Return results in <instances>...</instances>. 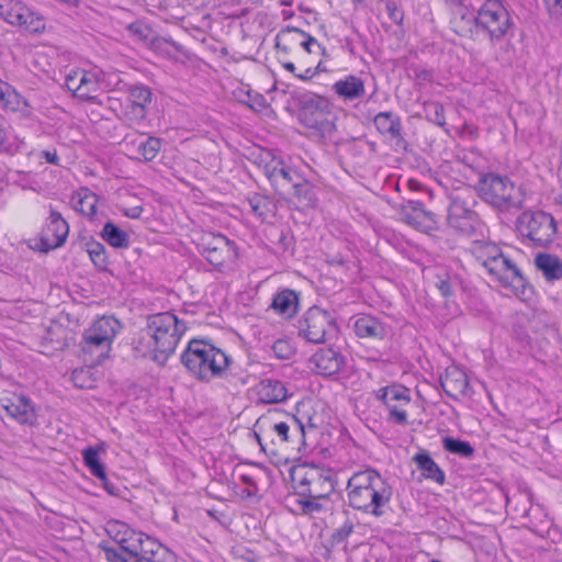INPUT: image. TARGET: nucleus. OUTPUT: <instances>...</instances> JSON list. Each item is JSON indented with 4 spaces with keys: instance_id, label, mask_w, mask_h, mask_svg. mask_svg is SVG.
Listing matches in <instances>:
<instances>
[{
    "instance_id": "obj_44",
    "label": "nucleus",
    "mask_w": 562,
    "mask_h": 562,
    "mask_svg": "<svg viewBox=\"0 0 562 562\" xmlns=\"http://www.w3.org/2000/svg\"><path fill=\"white\" fill-rule=\"evenodd\" d=\"M127 102L133 104L147 105L151 101V91L143 85H131L126 87Z\"/></svg>"
},
{
    "instance_id": "obj_1",
    "label": "nucleus",
    "mask_w": 562,
    "mask_h": 562,
    "mask_svg": "<svg viewBox=\"0 0 562 562\" xmlns=\"http://www.w3.org/2000/svg\"><path fill=\"white\" fill-rule=\"evenodd\" d=\"M187 329V323L172 312L150 315L134 342V349L140 357L164 364L175 352Z\"/></svg>"
},
{
    "instance_id": "obj_40",
    "label": "nucleus",
    "mask_w": 562,
    "mask_h": 562,
    "mask_svg": "<svg viewBox=\"0 0 562 562\" xmlns=\"http://www.w3.org/2000/svg\"><path fill=\"white\" fill-rule=\"evenodd\" d=\"M105 530L109 537L120 544L121 548L126 542V539L134 535L133 528L119 520L109 521Z\"/></svg>"
},
{
    "instance_id": "obj_12",
    "label": "nucleus",
    "mask_w": 562,
    "mask_h": 562,
    "mask_svg": "<svg viewBox=\"0 0 562 562\" xmlns=\"http://www.w3.org/2000/svg\"><path fill=\"white\" fill-rule=\"evenodd\" d=\"M475 21L477 27L486 32L491 40L502 38L513 24L507 9L499 0H486Z\"/></svg>"
},
{
    "instance_id": "obj_39",
    "label": "nucleus",
    "mask_w": 562,
    "mask_h": 562,
    "mask_svg": "<svg viewBox=\"0 0 562 562\" xmlns=\"http://www.w3.org/2000/svg\"><path fill=\"white\" fill-rule=\"evenodd\" d=\"M85 465L89 469L90 473L99 480H105V469L99 459V451L89 447L82 451Z\"/></svg>"
},
{
    "instance_id": "obj_9",
    "label": "nucleus",
    "mask_w": 562,
    "mask_h": 562,
    "mask_svg": "<svg viewBox=\"0 0 562 562\" xmlns=\"http://www.w3.org/2000/svg\"><path fill=\"white\" fill-rule=\"evenodd\" d=\"M277 412H269L260 416L256 424L254 434L265 452L274 453L278 447L290 441V426L286 422L277 419Z\"/></svg>"
},
{
    "instance_id": "obj_53",
    "label": "nucleus",
    "mask_w": 562,
    "mask_h": 562,
    "mask_svg": "<svg viewBox=\"0 0 562 562\" xmlns=\"http://www.w3.org/2000/svg\"><path fill=\"white\" fill-rule=\"evenodd\" d=\"M161 543L156 541L154 538L146 535L143 540L142 550H139L140 561H148L153 557L154 552L160 548Z\"/></svg>"
},
{
    "instance_id": "obj_51",
    "label": "nucleus",
    "mask_w": 562,
    "mask_h": 562,
    "mask_svg": "<svg viewBox=\"0 0 562 562\" xmlns=\"http://www.w3.org/2000/svg\"><path fill=\"white\" fill-rule=\"evenodd\" d=\"M291 420L295 424V431L299 432L301 436L304 435L305 428H312L315 429L318 427L317 422L315 417L311 416L310 414L299 411L297 417H292Z\"/></svg>"
},
{
    "instance_id": "obj_45",
    "label": "nucleus",
    "mask_w": 562,
    "mask_h": 562,
    "mask_svg": "<svg viewBox=\"0 0 562 562\" xmlns=\"http://www.w3.org/2000/svg\"><path fill=\"white\" fill-rule=\"evenodd\" d=\"M424 112L425 117L438 125V126H445L446 125V117H445V108L440 102L437 101H428L424 103Z\"/></svg>"
},
{
    "instance_id": "obj_63",
    "label": "nucleus",
    "mask_w": 562,
    "mask_h": 562,
    "mask_svg": "<svg viewBox=\"0 0 562 562\" xmlns=\"http://www.w3.org/2000/svg\"><path fill=\"white\" fill-rule=\"evenodd\" d=\"M550 14L559 15L562 13V0H544Z\"/></svg>"
},
{
    "instance_id": "obj_28",
    "label": "nucleus",
    "mask_w": 562,
    "mask_h": 562,
    "mask_svg": "<svg viewBox=\"0 0 562 562\" xmlns=\"http://www.w3.org/2000/svg\"><path fill=\"white\" fill-rule=\"evenodd\" d=\"M413 461L416 463L418 470L427 479L431 480L440 485L446 481L445 472L440 467L432 460L430 454L422 450L413 457Z\"/></svg>"
},
{
    "instance_id": "obj_59",
    "label": "nucleus",
    "mask_w": 562,
    "mask_h": 562,
    "mask_svg": "<svg viewBox=\"0 0 562 562\" xmlns=\"http://www.w3.org/2000/svg\"><path fill=\"white\" fill-rule=\"evenodd\" d=\"M239 480L243 482V484L247 487V495L254 496L258 492L257 484L254 480V477L247 473H243L239 475Z\"/></svg>"
},
{
    "instance_id": "obj_54",
    "label": "nucleus",
    "mask_w": 562,
    "mask_h": 562,
    "mask_svg": "<svg viewBox=\"0 0 562 562\" xmlns=\"http://www.w3.org/2000/svg\"><path fill=\"white\" fill-rule=\"evenodd\" d=\"M301 42L302 44L299 45V49L302 48L308 54H321L324 50L318 41L305 32Z\"/></svg>"
},
{
    "instance_id": "obj_49",
    "label": "nucleus",
    "mask_w": 562,
    "mask_h": 562,
    "mask_svg": "<svg viewBox=\"0 0 562 562\" xmlns=\"http://www.w3.org/2000/svg\"><path fill=\"white\" fill-rule=\"evenodd\" d=\"M87 252L92 262L99 267L104 268L108 263L106 252L104 246L99 241L87 243Z\"/></svg>"
},
{
    "instance_id": "obj_16",
    "label": "nucleus",
    "mask_w": 562,
    "mask_h": 562,
    "mask_svg": "<svg viewBox=\"0 0 562 562\" xmlns=\"http://www.w3.org/2000/svg\"><path fill=\"white\" fill-rule=\"evenodd\" d=\"M265 173L279 195H285L302 177L278 158L265 167Z\"/></svg>"
},
{
    "instance_id": "obj_62",
    "label": "nucleus",
    "mask_w": 562,
    "mask_h": 562,
    "mask_svg": "<svg viewBox=\"0 0 562 562\" xmlns=\"http://www.w3.org/2000/svg\"><path fill=\"white\" fill-rule=\"evenodd\" d=\"M288 349L289 346L286 341L283 340H278L273 345V350L280 358H289L290 351Z\"/></svg>"
},
{
    "instance_id": "obj_60",
    "label": "nucleus",
    "mask_w": 562,
    "mask_h": 562,
    "mask_svg": "<svg viewBox=\"0 0 562 562\" xmlns=\"http://www.w3.org/2000/svg\"><path fill=\"white\" fill-rule=\"evenodd\" d=\"M415 78L419 83H429L432 81V72L425 68L414 69Z\"/></svg>"
},
{
    "instance_id": "obj_35",
    "label": "nucleus",
    "mask_w": 562,
    "mask_h": 562,
    "mask_svg": "<svg viewBox=\"0 0 562 562\" xmlns=\"http://www.w3.org/2000/svg\"><path fill=\"white\" fill-rule=\"evenodd\" d=\"M121 328L120 322L112 316H103L94 321L88 328L100 338L113 342Z\"/></svg>"
},
{
    "instance_id": "obj_2",
    "label": "nucleus",
    "mask_w": 562,
    "mask_h": 562,
    "mask_svg": "<svg viewBox=\"0 0 562 562\" xmlns=\"http://www.w3.org/2000/svg\"><path fill=\"white\" fill-rule=\"evenodd\" d=\"M392 485L378 471L355 472L347 483L348 504L355 510L380 518L390 509Z\"/></svg>"
},
{
    "instance_id": "obj_58",
    "label": "nucleus",
    "mask_w": 562,
    "mask_h": 562,
    "mask_svg": "<svg viewBox=\"0 0 562 562\" xmlns=\"http://www.w3.org/2000/svg\"><path fill=\"white\" fill-rule=\"evenodd\" d=\"M387 419L402 426L407 425L408 423L407 413L405 409H392V412L389 413Z\"/></svg>"
},
{
    "instance_id": "obj_32",
    "label": "nucleus",
    "mask_w": 562,
    "mask_h": 562,
    "mask_svg": "<svg viewBox=\"0 0 562 562\" xmlns=\"http://www.w3.org/2000/svg\"><path fill=\"white\" fill-rule=\"evenodd\" d=\"M124 145L126 147L135 145L137 157L145 161H151L156 158L161 148V139L158 137L149 136L145 139H135L130 142L128 136H126L124 139Z\"/></svg>"
},
{
    "instance_id": "obj_6",
    "label": "nucleus",
    "mask_w": 562,
    "mask_h": 562,
    "mask_svg": "<svg viewBox=\"0 0 562 562\" xmlns=\"http://www.w3.org/2000/svg\"><path fill=\"white\" fill-rule=\"evenodd\" d=\"M300 121L310 130H314L322 138H330L336 131L331 117L330 103L319 95L305 97L300 110Z\"/></svg>"
},
{
    "instance_id": "obj_50",
    "label": "nucleus",
    "mask_w": 562,
    "mask_h": 562,
    "mask_svg": "<svg viewBox=\"0 0 562 562\" xmlns=\"http://www.w3.org/2000/svg\"><path fill=\"white\" fill-rule=\"evenodd\" d=\"M537 535L541 538H547L553 543L562 541V531L553 525L552 520H544L541 525L537 526Z\"/></svg>"
},
{
    "instance_id": "obj_23",
    "label": "nucleus",
    "mask_w": 562,
    "mask_h": 562,
    "mask_svg": "<svg viewBox=\"0 0 562 562\" xmlns=\"http://www.w3.org/2000/svg\"><path fill=\"white\" fill-rule=\"evenodd\" d=\"M311 362L318 374L334 375L342 369L345 358L333 348H322L312 356Z\"/></svg>"
},
{
    "instance_id": "obj_47",
    "label": "nucleus",
    "mask_w": 562,
    "mask_h": 562,
    "mask_svg": "<svg viewBox=\"0 0 562 562\" xmlns=\"http://www.w3.org/2000/svg\"><path fill=\"white\" fill-rule=\"evenodd\" d=\"M322 501L321 498L299 496V498L295 499L296 510L303 515L322 513L325 509Z\"/></svg>"
},
{
    "instance_id": "obj_29",
    "label": "nucleus",
    "mask_w": 562,
    "mask_h": 562,
    "mask_svg": "<svg viewBox=\"0 0 562 562\" xmlns=\"http://www.w3.org/2000/svg\"><path fill=\"white\" fill-rule=\"evenodd\" d=\"M450 207L448 218L467 216L476 214L472 207L474 205V198L469 189L456 191L450 195Z\"/></svg>"
},
{
    "instance_id": "obj_26",
    "label": "nucleus",
    "mask_w": 562,
    "mask_h": 562,
    "mask_svg": "<svg viewBox=\"0 0 562 562\" xmlns=\"http://www.w3.org/2000/svg\"><path fill=\"white\" fill-rule=\"evenodd\" d=\"M99 198L87 188H81L71 198L74 209L85 215L89 221L100 223L102 215L98 212Z\"/></svg>"
},
{
    "instance_id": "obj_18",
    "label": "nucleus",
    "mask_w": 562,
    "mask_h": 562,
    "mask_svg": "<svg viewBox=\"0 0 562 562\" xmlns=\"http://www.w3.org/2000/svg\"><path fill=\"white\" fill-rule=\"evenodd\" d=\"M81 351L86 362L101 364L110 355L112 342L98 337L90 329H86L81 341Z\"/></svg>"
},
{
    "instance_id": "obj_41",
    "label": "nucleus",
    "mask_w": 562,
    "mask_h": 562,
    "mask_svg": "<svg viewBox=\"0 0 562 562\" xmlns=\"http://www.w3.org/2000/svg\"><path fill=\"white\" fill-rule=\"evenodd\" d=\"M94 364L75 369L71 373V381L78 389H92L94 387L97 378L93 371Z\"/></svg>"
},
{
    "instance_id": "obj_4",
    "label": "nucleus",
    "mask_w": 562,
    "mask_h": 562,
    "mask_svg": "<svg viewBox=\"0 0 562 562\" xmlns=\"http://www.w3.org/2000/svg\"><path fill=\"white\" fill-rule=\"evenodd\" d=\"M475 260L486 272L505 288H512L516 293L525 292L526 279L517 266L506 257L495 244L477 243L473 246Z\"/></svg>"
},
{
    "instance_id": "obj_38",
    "label": "nucleus",
    "mask_w": 562,
    "mask_h": 562,
    "mask_svg": "<svg viewBox=\"0 0 562 562\" xmlns=\"http://www.w3.org/2000/svg\"><path fill=\"white\" fill-rule=\"evenodd\" d=\"M146 114L147 108L127 102L124 106L121 105L117 117L127 126L134 127L142 123Z\"/></svg>"
},
{
    "instance_id": "obj_22",
    "label": "nucleus",
    "mask_w": 562,
    "mask_h": 562,
    "mask_svg": "<svg viewBox=\"0 0 562 562\" xmlns=\"http://www.w3.org/2000/svg\"><path fill=\"white\" fill-rule=\"evenodd\" d=\"M353 330L359 338L382 340L387 336L390 327L379 317L362 314L355 319Z\"/></svg>"
},
{
    "instance_id": "obj_25",
    "label": "nucleus",
    "mask_w": 562,
    "mask_h": 562,
    "mask_svg": "<svg viewBox=\"0 0 562 562\" xmlns=\"http://www.w3.org/2000/svg\"><path fill=\"white\" fill-rule=\"evenodd\" d=\"M331 89L345 102L360 100L366 94L364 81L355 75H348L337 80Z\"/></svg>"
},
{
    "instance_id": "obj_14",
    "label": "nucleus",
    "mask_w": 562,
    "mask_h": 562,
    "mask_svg": "<svg viewBox=\"0 0 562 562\" xmlns=\"http://www.w3.org/2000/svg\"><path fill=\"white\" fill-rule=\"evenodd\" d=\"M65 86L77 98L92 100L100 90V71L72 68L65 76Z\"/></svg>"
},
{
    "instance_id": "obj_37",
    "label": "nucleus",
    "mask_w": 562,
    "mask_h": 562,
    "mask_svg": "<svg viewBox=\"0 0 562 562\" xmlns=\"http://www.w3.org/2000/svg\"><path fill=\"white\" fill-rule=\"evenodd\" d=\"M520 516L528 518V528L532 530L537 535V526L539 524H543L544 520H551L548 514L540 505H530L528 499L524 498L522 508L520 510Z\"/></svg>"
},
{
    "instance_id": "obj_57",
    "label": "nucleus",
    "mask_w": 562,
    "mask_h": 562,
    "mask_svg": "<svg viewBox=\"0 0 562 562\" xmlns=\"http://www.w3.org/2000/svg\"><path fill=\"white\" fill-rule=\"evenodd\" d=\"M436 288L440 291L442 296H450L452 294V285L450 278L446 276L445 278L438 277L435 282Z\"/></svg>"
},
{
    "instance_id": "obj_48",
    "label": "nucleus",
    "mask_w": 562,
    "mask_h": 562,
    "mask_svg": "<svg viewBox=\"0 0 562 562\" xmlns=\"http://www.w3.org/2000/svg\"><path fill=\"white\" fill-rule=\"evenodd\" d=\"M151 47L155 52L168 58H176V53L180 49V46L175 42L162 37L154 38Z\"/></svg>"
},
{
    "instance_id": "obj_17",
    "label": "nucleus",
    "mask_w": 562,
    "mask_h": 562,
    "mask_svg": "<svg viewBox=\"0 0 562 562\" xmlns=\"http://www.w3.org/2000/svg\"><path fill=\"white\" fill-rule=\"evenodd\" d=\"M1 407L20 424L33 425L36 414L31 400L22 394H9L0 398Z\"/></svg>"
},
{
    "instance_id": "obj_3",
    "label": "nucleus",
    "mask_w": 562,
    "mask_h": 562,
    "mask_svg": "<svg viewBox=\"0 0 562 562\" xmlns=\"http://www.w3.org/2000/svg\"><path fill=\"white\" fill-rule=\"evenodd\" d=\"M232 362L222 349L203 339H192L181 355V363L195 379L209 382L221 378Z\"/></svg>"
},
{
    "instance_id": "obj_24",
    "label": "nucleus",
    "mask_w": 562,
    "mask_h": 562,
    "mask_svg": "<svg viewBox=\"0 0 562 562\" xmlns=\"http://www.w3.org/2000/svg\"><path fill=\"white\" fill-rule=\"evenodd\" d=\"M401 220L419 231L430 229L434 225L432 214L424 210L419 202L409 201L400 212Z\"/></svg>"
},
{
    "instance_id": "obj_20",
    "label": "nucleus",
    "mask_w": 562,
    "mask_h": 562,
    "mask_svg": "<svg viewBox=\"0 0 562 562\" xmlns=\"http://www.w3.org/2000/svg\"><path fill=\"white\" fill-rule=\"evenodd\" d=\"M373 123L378 132L387 139L395 143L398 147H404L406 142L403 136V125L401 117L393 112H380Z\"/></svg>"
},
{
    "instance_id": "obj_55",
    "label": "nucleus",
    "mask_w": 562,
    "mask_h": 562,
    "mask_svg": "<svg viewBox=\"0 0 562 562\" xmlns=\"http://www.w3.org/2000/svg\"><path fill=\"white\" fill-rule=\"evenodd\" d=\"M176 555L167 547L160 546L147 562H176Z\"/></svg>"
},
{
    "instance_id": "obj_61",
    "label": "nucleus",
    "mask_w": 562,
    "mask_h": 562,
    "mask_svg": "<svg viewBox=\"0 0 562 562\" xmlns=\"http://www.w3.org/2000/svg\"><path fill=\"white\" fill-rule=\"evenodd\" d=\"M128 31L139 40H146L148 35V29L139 23H132L128 26Z\"/></svg>"
},
{
    "instance_id": "obj_11",
    "label": "nucleus",
    "mask_w": 562,
    "mask_h": 562,
    "mask_svg": "<svg viewBox=\"0 0 562 562\" xmlns=\"http://www.w3.org/2000/svg\"><path fill=\"white\" fill-rule=\"evenodd\" d=\"M299 336L313 344H324L326 336L336 331L335 317L318 306L310 307L299 321Z\"/></svg>"
},
{
    "instance_id": "obj_64",
    "label": "nucleus",
    "mask_w": 562,
    "mask_h": 562,
    "mask_svg": "<svg viewBox=\"0 0 562 562\" xmlns=\"http://www.w3.org/2000/svg\"><path fill=\"white\" fill-rule=\"evenodd\" d=\"M45 160L52 165H58L59 164V157L56 153V150H45L42 153Z\"/></svg>"
},
{
    "instance_id": "obj_30",
    "label": "nucleus",
    "mask_w": 562,
    "mask_h": 562,
    "mask_svg": "<svg viewBox=\"0 0 562 562\" xmlns=\"http://www.w3.org/2000/svg\"><path fill=\"white\" fill-rule=\"evenodd\" d=\"M299 306L297 294L293 290L284 289L278 292L272 300L270 307L284 317H292L296 314Z\"/></svg>"
},
{
    "instance_id": "obj_5",
    "label": "nucleus",
    "mask_w": 562,
    "mask_h": 562,
    "mask_svg": "<svg viewBox=\"0 0 562 562\" xmlns=\"http://www.w3.org/2000/svg\"><path fill=\"white\" fill-rule=\"evenodd\" d=\"M479 192L483 201L499 211L520 209L524 202L520 187L496 173H486L480 179Z\"/></svg>"
},
{
    "instance_id": "obj_56",
    "label": "nucleus",
    "mask_w": 562,
    "mask_h": 562,
    "mask_svg": "<svg viewBox=\"0 0 562 562\" xmlns=\"http://www.w3.org/2000/svg\"><path fill=\"white\" fill-rule=\"evenodd\" d=\"M353 531V525L351 521L344 522L333 533V540L337 543L345 541Z\"/></svg>"
},
{
    "instance_id": "obj_27",
    "label": "nucleus",
    "mask_w": 562,
    "mask_h": 562,
    "mask_svg": "<svg viewBox=\"0 0 562 562\" xmlns=\"http://www.w3.org/2000/svg\"><path fill=\"white\" fill-rule=\"evenodd\" d=\"M440 382L446 394L453 398L465 395L469 386L465 372L457 367L448 368Z\"/></svg>"
},
{
    "instance_id": "obj_31",
    "label": "nucleus",
    "mask_w": 562,
    "mask_h": 562,
    "mask_svg": "<svg viewBox=\"0 0 562 562\" xmlns=\"http://www.w3.org/2000/svg\"><path fill=\"white\" fill-rule=\"evenodd\" d=\"M304 32L296 27H285L276 36V47L279 53L290 54L299 50Z\"/></svg>"
},
{
    "instance_id": "obj_7",
    "label": "nucleus",
    "mask_w": 562,
    "mask_h": 562,
    "mask_svg": "<svg viewBox=\"0 0 562 562\" xmlns=\"http://www.w3.org/2000/svg\"><path fill=\"white\" fill-rule=\"evenodd\" d=\"M291 479L296 494L302 497L325 499L334 491L331 480L315 467H295L291 471Z\"/></svg>"
},
{
    "instance_id": "obj_36",
    "label": "nucleus",
    "mask_w": 562,
    "mask_h": 562,
    "mask_svg": "<svg viewBox=\"0 0 562 562\" xmlns=\"http://www.w3.org/2000/svg\"><path fill=\"white\" fill-rule=\"evenodd\" d=\"M375 396L384 404L400 403L402 405H408L411 402L409 390L402 385L381 387L378 390Z\"/></svg>"
},
{
    "instance_id": "obj_42",
    "label": "nucleus",
    "mask_w": 562,
    "mask_h": 562,
    "mask_svg": "<svg viewBox=\"0 0 562 562\" xmlns=\"http://www.w3.org/2000/svg\"><path fill=\"white\" fill-rule=\"evenodd\" d=\"M442 447L445 450L449 451L450 453L463 457V458H471L474 454V449L470 445V442L456 439L452 437H445L442 439Z\"/></svg>"
},
{
    "instance_id": "obj_43",
    "label": "nucleus",
    "mask_w": 562,
    "mask_h": 562,
    "mask_svg": "<svg viewBox=\"0 0 562 562\" xmlns=\"http://www.w3.org/2000/svg\"><path fill=\"white\" fill-rule=\"evenodd\" d=\"M292 189L295 198L300 203L305 206H313L315 204V192L313 186L308 181L301 178L297 182H295Z\"/></svg>"
},
{
    "instance_id": "obj_19",
    "label": "nucleus",
    "mask_w": 562,
    "mask_h": 562,
    "mask_svg": "<svg viewBox=\"0 0 562 562\" xmlns=\"http://www.w3.org/2000/svg\"><path fill=\"white\" fill-rule=\"evenodd\" d=\"M254 392L258 402L262 404H279L285 402L290 397V392L285 384L272 378H266L259 381Z\"/></svg>"
},
{
    "instance_id": "obj_15",
    "label": "nucleus",
    "mask_w": 562,
    "mask_h": 562,
    "mask_svg": "<svg viewBox=\"0 0 562 562\" xmlns=\"http://www.w3.org/2000/svg\"><path fill=\"white\" fill-rule=\"evenodd\" d=\"M69 234L68 223L59 212L50 210L45 226L41 232L40 250L47 252L63 246Z\"/></svg>"
},
{
    "instance_id": "obj_13",
    "label": "nucleus",
    "mask_w": 562,
    "mask_h": 562,
    "mask_svg": "<svg viewBox=\"0 0 562 562\" xmlns=\"http://www.w3.org/2000/svg\"><path fill=\"white\" fill-rule=\"evenodd\" d=\"M0 18L29 32L40 33L45 30L43 18L21 0H0Z\"/></svg>"
},
{
    "instance_id": "obj_10",
    "label": "nucleus",
    "mask_w": 562,
    "mask_h": 562,
    "mask_svg": "<svg viewBox=\"0 0 562 562\" xmlns=\"http://www.w3.org/2000/svg\"><path fill=\"white\" fill-rule=\"evenodd\" d=\"M196 245L204 258L218 269L234 262L238 257L235 243L220 233L203 232Z\"/></svg>"
},
{
    "instance_id": "obj_52",
    "label": "nucleus",
    "mask_w": 562,
    "mask_h": 562,
    "mask_svg": "<svg viewBox=\"0 0 562 562\" xmlns=\"http://www.w3.org/2000/svg\"><path fill=\"white\" fill-rule=\"evenodd\" d=\"M15 97L16 94L12 87L0 79V106L14 109L13 100Z\"/></svg>"
},
{
    "instance_id": "obj_8",
    "label": "nucleus",
    "mask_w": 562,
    "mask_h": 562,
    "mask_svg": "<svg viewBox=\"0 0 562 562\" xmlns=\"http://www.w3.org/2000/svg\"><path fill=\"white\" fill-rule=\"evenodd\" d=\"M517 229L535 245L546 247L553 240L557 226L550 214L542 211H526L517 218Z\"/></svg>"
},
{
    "instance_id": "obj_21",
    "label": "nucleus",
    "mask_w": 562,
    "mask_h": 562,
    "mask_svg": "<svg viewBox=\"0 0 562 562\" xmlns=\"http://www.w3.org/2000/svg\"><path fill=\"white\" fill-rule=\"evenodd\" d=\"M146 533L134 529V535L126 539L121 550L105 549V557L109 562H140L139 550Z\"/></svg>"
},
{
    "instance_id": "obj_33",
    "label": "nucleus",
    "mask_w": 562,
    "mask_h": 562,
    "mask_svg": "<svg viewBox=\"0 0 562 562\" xmlns=\"http://www.w3.org/2000/svg\"><path fill=\"white\" fill-rule=\"evenodd\" d=\"M535 265L548 281H555L562 278V262L557 256L540 254L536 257Z\"/></svg>"
},
{
    "instance_id": "obj_46",
    "label": "nucleus",
    "mask_w": 562,
    "mask_h": 562,
    "mask_svg": "<svg viewBox=\"0 0 562 562\" xmlns=\"http://www.w3.org/2000/svg\"><path fill=\"white\" fill-rule=\"evenodd\" d=\"M476 223H477L476 214H470L467 216L448 218L449 226L463 235L472 234L475 229Z\"/></svg>"
},
{
    "instance_id": "obj_34",
    "label": "nucleus",
    "mask_w": 562,
    "mask_h": 562,
    "mask_svg": "<svg viewBox=\"0 0 562 562\" xmlns=\"http://www.w3.org/2000/svg\"><path fill=\"white\" fill-rule=\"evenodd\" d=\"M100 235L104 241L114 248L125 249L130 247L131 240L128 233L121 229L113 222L105 223Z\"/></svg>"
}]
</instances>
